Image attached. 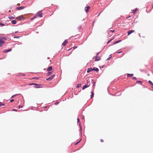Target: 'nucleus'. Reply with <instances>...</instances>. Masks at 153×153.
I'll list each match as a JSON object with an SVG mask.
<instances>
[{
    "mask_svg": "<svg viewBox=\"0 0 153 153\" xmlns=\"http://www.w3.org/2000/svg\"><path fill=\"white\" fill-rule=\"evenodd\" d=\"M36 17L37 16H39L41 17L42 16V10L38 12L35 15Z\"/></svg>",
    "mask_w": 153,
    "mask_h": 153,
    "instance_id": "obj_1",
    "label": "nucleus"
},
{
    "mask_svg": "<svg viewBox=\"0 0 153 153\" xmlns=\"http://www.w3.org/2000/svg\"><path fill=\"white\" fill-rule=\"evenodd\" d=\"M2 39H4V38L3 37V38L0 39V47L2 46L5 43L4 41L2 40Z\"/></svg>",
    "mask_w": 153,
    "mask_h": 153,
    "instance_id": "obj_2",
    "label": "nucleus"
},
{
    "mask_svg": "<svg viewBox=\"0 0 153 153\" xmlns=\"http://www.w3.org/2000/svg\"><path fill=\"white\" fill-rule=\"evenodd\" d=\"M55 75H53L51 76L48 78L46 79V80L47 81H50L52 80L54 77Z\"/></svg>",
    "mask_w": 153,
    "mask_h": 153,
    "instance_id": "obj_3",
    "label": "nucleus"
},
{
    "mask_svg": "<svg viewBox=\"0 0 153 153\" xmlns=\"http://www.w3.org/2000/svg\"><path fill=\"white\" fill-rule=\"evenodd\" d=\"M16 18L19 20H22L24 18L23 16L22 15L17 17Z\"/></svg>",
    "mask_w": 153,
    "mask_h": 153,
    "instance_id": "obj_4",
    "label": "nucleus"
},
{
    "mask_svg": "<svg viewBox=\"0 0 153 153\" xmlns=\"http://www.w3.org/2000/svg\"><path fill=\"white\" fill-rule=\"evenodd\" d=\"M90 8L89 6H87L85 7V10L86 13H87L88 11V10Z\"/></svg>",
    "mask_w": 153,
    "mask_h": 153,
    "instance_id": "obj_5",
    "label": "nucleus"
},
{
    "mask_svg": "<svg viewBox=\"0 0 153 153\" xmlns=\"http://www.w3.org/2000/svg\"><path fill=\"white\" fill-rule=\"evenodd\" d=\"M135 32V30H129L128 32V35H129L130 34H131V33H134Z\"/></svg>",
    "mask_w": 153,
    "mask_h": 153,
    "instance_id": "obj_6",
    "label": "nucleus"
},
{
    "mask_svg": "<svg viewBox=\"0 0 153 153\" xmlns=\"http://www.w3.org/2000/svg\"><path fill=\"white\" fill-rule=\"evenodd\" d=\"M25 7L22 6V7H18L16 8V9L18 10H22L25 8Z\"/></svg>",
    "mask_w": 153,
    "mask_h": 153,
    "instance_id": "obj_7",
    "label": "nucleus"
},
{
    "mask_svg": "<svg viewBox=\"0 0 153 153\" xmlns=\"http://www.w3.org/2000/svg\"><path fill=\"white\" fill-rule=\"evenodd\" d=\"M88 83H87V85H84L82 87V90H84L85 88H86L87 87H88V86H89L90 85V84L88 85Z\"/></svg>",
    "mask_w": 153,
    "mask_h": 153,
    "instance_id": "obj_8",
    "label": "nucleus"
},
{
    "mask_svg": "<svg viewBox=\"0 0 153 153\" xmlns=\"http://www.w3.org/2000/svg\"><path fill=\"white\" fill-rule=\"evenodd\" d=\"M12 51V49L11 48H10V49H9L8 50H5V51H3V52L4 53H7L8 52H10V51Z\"/></svg>",
    "mask_w": 153,
    "mask_h": 153,
    "instance_id": "obj_9",
    "label": "nucleus"
},
{
    "mask_svg": "<svg viewBox=\"0 0 153 153\" xmlns=\"http://www.w3.org/2000/svg\"><path fill=\"white\" fill-rule=\"evenodd\" d=\"M68 43V41L66 40H65L64 42L62 43V45L63 46H65Z\"/></svg>",
    "mask_w": 153,
    "mask_h": 153,
    "instance_id": "obj_10",
    "label": "nucleus"
},
{
    "mask_svg": "<svg viewBox=\"0 0 153 153\" xmlns=\"http://www.w3.org/2000/svg\"><path fill=\"white\" fill-rule=\"evenodd\" d=\"M100 58L99 56H96L95 58V61H98L100 60Z\"/></svg>",
    "mask_w": 153,
    "mask_h": 153,
    "instance_id": "obj_11",
    "label": "nucleus"
},
{
    "mask_svg": "<svg viewBox=\"0 0 153 153\" xmlns=\"http://www.w3.org/2000/svg\"><path fill=\"white\" fill-rule=\"evenodd\" d=\"M52 69V67L51 66L49 67L47 69V70L48 71H50Z\"/></svg>",
    "mask_w": 153,
    "mask_h": 153,
    "instance_id": "obj_12",
    "label": "nucleus"
},
{
    "mask_svg": "<svg viewBox=\"0 0 153 153\" xmlns=\"http://www.w3.org/2000/svg\"><path fill=\"white\" fill-rule=\"evenodd\" d=\"M93 71L92 68H90L88 69V70L87 71V73H89L91 71Z\"/></svg>",
    "mask_w": 153,
    "mask_h": 153,
    "instance_id": "obj_13",
    "label": "nucleus"
},
{
    "mask_svg": "<svg viewBox=\"0 0 153 153\" xmlns=\"http://www.w3.org/2000/svg\"><path fill=\"white\" fill-rule=\"evenodd\" d=\"M92 70L93 71H99V69L98 68L95 67H94L93 68H92Z\"/></svg>",
    "mask_w": 153,
    "mask_h": 153,
    "instance_id": "obj_14",
    "label": "nucleus"
},
{
    "mask_svg": "<svg viewBox=\"0 0 153 153\" xmlns=\"http://www.w3.org/2000/svg\"><path fill=\"white\" fill-rule=\"evenodd\" d=\"M11 22L13 24H15L16 23V21L15 20H13L11 21Z\"/></svg>",
    "mask_w": 153,
    "mask_h": 153,
    "instance_id": "obj_15",
    "label": "nucleus"
},
{
    "mask_svg": "<svg viewBox=\"0 0 153 153\" xmlns=\"http://www.w3.org/2000/svg\"><path fill=\"white\" fill-rule=\"evenodd\" d=\"M127 75L128 77H131L133 75V74H127Z\"/></svg>",
    "mask_w": 153,
    "mask_h": 153,
    "instance_id": "obj_16",
    "label": "nucleus"
},
{
    "mask_svg": "<svg viewBox=\"0 0 153 153\" xmlns=\"http://www.w3.org/2000/svg\"><path fill=\"white\" fill-rule=\"evenodd\" d=\"M121 41V40H119L118 41H116L115 42H114V43H113V44L114 45V44H117V43H118L120 42Z\"/></svg>",
    "mask_w": 153,
    "mask_h": 153,
    "instance_id": "obj_17",
    "label": "nucleus"
},
{
    "mask_svg": "<svg viewBox=\"0 0 153 153\" xmlns=\"http://www.w3.org/2000/svg\"><path fill=\"white\" fill-rule=\"evenodd\" d=\"M52 73V72H48V73L47 74V75L49 76L50 75H51Z\"/></svg>",
    "mask_w": 153,
    "mask_h": 153,
    "instance_id": "obj_18",
    "label": "nucleus"
},
{
    "mask_svg": "<svg viewBox=\"0 0 153 153\" xmlns=\"http://www.w3.org/2000/svg\"><path fill=\"white\" fill-rule=\"evenodd\" d=\"M91 98H92L93 97L94 95V93L93 91H92L91 92Z\"/></svg>",
    "mask_w": 153,
    "mask_h": 153,
    "instance_id": "obj_19",
    "label": "nucleus"
},
{
    "mask_svg": "<svg viewBox=\"0 0 153 153\" xmlns=\"http://www.w3.org/2000/svg\"><path fill=\"white\" fill-rule=\"evenodd\" d=\"M10 19H14L15 18V17L12 16H10L8 17Z\"/></svg>",
    "mask_w": 153,
    "mask_h": 153,
    "instance_id": "obj_20",
    "label": "nucleus"
},
{
    "mask_svg": "<svg viewBox=\"0 0 153 153\" xmlns=\"http://www.w3.org/2000/svg\"><path fill=\"white\" fill-rule=\"evenodd\" d=\"M81 86V84H78L77 85L76 87L77 88H79Z\"/></svg>",
    "mask_w": 153,
    "mask_h": 153,
    "instance_id": "obj_21",
    "label": "nucleus"
},
{
    "mask_svg": "<svg viewBox=\"0 0 153 153\" xmlns=\"http://www.w3.org/2000/svg\"><path fill=\"white\" fill-rule=\"evenodd\" d=\"M137 10V8H136L133 11V13L134 14L136 12Z\"/></svg>",
    "mask_w": 153,
    "mask_h": 153,
    "instance_id": "obj_22",
    "label": "nucleus"
},
{
    "mask_svg": "<svg viewBox=\"0 0 153 153\" xmlns=\"http://www.w3.org/2000/svg\"><path fill=\"white\" fill-rule=\"evenodd\" d=\"M149 83H150V84L152 85L153 86V83L150 80H149Z\"/></svg>",
    "mask_w": 153,
    "mask_h": 153,
    "instance_id": "obj_23",
    "label": "nucleus"
},
{
    "mask_svg": "<svg viewBox=\"0 0 153 153\" xmlns=\"http://www.w3.org/2000/svg\"><path fill=\"white\" fill-rule=\"evenodd\" d=\"M4 104L2 103L1 102H0V106L4 105Z\"/></svg>",
    "mask_w": 153,
    "mask_h": 153,
    "instance_id": "obj_24",
    "label": "nucleus"
},
{
    "mask_svg": "<svg viewBox=\"0 0 153 153\" xmlns=\"http://www.w3.org/2000/svg\"><path fill=\"white\" fill-rule=\"evenodd\" d=\"M36 16H34L31 19V20H33L34 19H35L36 18Z\"/></svg>",
    "mask_w": 153,
    "mask_h": 153,
    "instance_id": "obj_25",
    "label": "nucleus"
},
{
    "mask_svg": "<svg viewBox=\"0 0 153 153\" xmlns=\"http://www.w3.org/2000/svg\"><path fill=\"white\" fill-rule=\"evenodd\" d=\"M37 85V84H36L34 83H32L30 84V85Z\"/></svg>",
    "mask_w": 153,
    "mask_h": 153,
    "instance_id": "obj_26",
    "label": "nucleus"
},
{
    "mask_svg": "<svg viewBox=\"0 0 153 153\" xmlns=\"http://www.w3.org/2000/svg\"><path fill=\"white\" fill-rule=\"evenodd\" d=\"M113 39H111V40H109V41L108 42H107V44H108L109 43H110V42H111V41Z\"/></svg>",
    "mask_w": 153,
    "mask_h": 153,
    "instance_id": "obj_27",
    "label": "nucleus"
},
{
    "mask_svg": "<svg viewBox=\"0 0 153 153\" xmlns=\"http://www.w3.org/2000/svg\"><path fill=\"white\" fill-rule=\"evenodd\" d=\"M17 95V94H15V95H13L12 97H11V98H13V97H14L15 96H16Z\"/></svg>",
    "mask_w": 153,
    "mask_h": 153,
    "instance_id": "obj_28",
    "label": "nucleus"
},
{
    "mask_svg": "<svg viewBox=\"0 0 153 153\" xmlns=\"http://www.w3.org/2000/svg\"><path fill=\"white\" fill-rule=\"evenodd\" d=\"M81 140H79L78 142H77V143H76L75 144V145H77L78 143H79L80 141Z\"/></svg>",
    "mask_w": 153,
    "mask_h": 153,
    "instance_id": "obj_29",
    "label": "nucleus"
},
{
    "mask_svg": "<svg viewBox=\"0 0 153 153\" xmlns=\"http://www.w3.org/2000/svg\"><path fill=\"white\" fill-rule=\"evenodd\" d=\"M0 25L2 26H4V24H3L2 23H0Z\"/></svg>",
    "mask_w": 153,
    "mask_h": 153,
    "instance_id": "obj_30",
    "label": "nucleus"
},
{
    "mask_svg": "<svg viewBox=\"0 0 153 153\" xmlns=\"http://www.w3.org/2000/svg\"><path fill=\"white\" fill-rule=\"evenodd\" d=\"M14 101V100L13 99H12L10 100V102H13Z\"/></svg>",
    "mask_w": 153,
    "mask_h": 153,
    "instance_id": "obj_31",
    "label": "nucleus"
},
{
    "mask_svg": "<svg viewBox=\"0 0 153 153\" xmlns=\"http://www.w3.org/2000/svg\"><path fill=\"white\" fill-rule=\"evenodd\" d=\"M137 83H142V82H141V81H137Z\"/></svg>",
    "mask_w": 153,
    "mask_h": 153,
    "instance_id": "obj_32",
    "label": "nucleus"
},
{
    "mask_svg": "<svg viewBox=\"0 0 153 153\" xmlns=\"http://www.w3.org/2000/svg\"><path fill=\"white\" fill-rule=\"evenodd\" d=\"M39 78L38 77L35 78V77H33L32 78L33 79H38Z\"/></svg>",
    "mask_w": 153,
    "mask_h": 153,
    "instance_id": "obj_33",
    "label": "nucleus"
},
{
    "mask_svg": "<svg viewBox=\"0 0 153 153\" xmlns=\"http://www.w3.org/2000/svg\"><path fill=\"white\" fill-rule=\"evenodd\" d=\"M132 78H133V79H137V78L136 77H133Z\"/></svg>",
    "mask_w": 153,
    "mask_h": 153,
    "instance_id": "obj_34",
    "label": "nucleus"
},
{
    "mask_svg": "<svg viewBox=\"0 0 153 153\" xmlns=\"http://www.w3.org/2000/svg\"><path fill=\"white\" fill-rule=\"evenodd\" d=\"M23 106H19V108H22Z\"/></svg>",
    "mask_w": 153,
    "mask_h": 153,
    "instance_id": "obj_35",
    "label": "nucleus"
},
{
    "mask_svg": "<svg viewBox=\"0 0 153 153\" xmlns=\"http://www.w3.org/2000/svg\"><path fill=\"white\" fill-rule=\"evenodd\" d=\"M100 141L101 142H103V140L102 139H101Z\"/></svg>",
    "mask_w": 153,
    "mask_h": 153,
    "instance_id": "obj_36",
    "label": "nucleus"
},
{
    "mask_svg": "<svg viewBox=\"0 0 153 153\" xmlns=\"http://www.w3.org/2000/svg\"><path fill=\"white\" fill-rule=\"evenodd\" d=\"M77 48V46H76V47H73V48L74 49H75L76 48Z\"/></svg>",
    "mask_w": 153,
    "mask_h": 153,
    "instance_id": "obj_37",
    "label": "nucleus"
},
{
    "mask_svg": "<svg viewBox=\"0 0 153 153\" xmlns=\"http://www.w3.org/2000/svg\"><path fill=\"white\" fill-rule=\"evenodd\" d=\"M77 121L78 122L79 121V119L77 118Z\"/></svg>",
    "mask_w": 153,
    "mask_h": 153,
    "instance_id": "obj_38",
    "label": "nucleus"
},
{
    "mask_svg": "<svg viewBox=\"0 0 153 153\" xmlns=\"http://www.w3.org/2000/svg\"><path fill=\"white\" fill-rule=\"evenodd\" d=\"M121 52H122V51H121V52H117V53H121Z\"/></svg>",
    "mask_w": 153,
    "mask_h": 153,
    "instance_id": "obj_39",
    "label": "nucleus"
},
{
    "mask_svg": "<svg viewBox=\"0 0 153 153\" xmlns=\"http://www.w3.org/2000/svg\"><path fill=\"white\" fill-rule=\"evenodd\" d=\"M13 111H17L16 110H15V109H13Z\"/></svg>",
    "mask_w": 153,
    "mask_h": 153,
    "instance_id": "obj_40",
    "label": "nucleus"
},
{
    "mask_svg": "<svg viewBox=\"0 0 153 153\" xmlns=\"http://www.w3.org/2000/svg\"><path fill=\"white\" fill-rule=\"evenodd\" d=\"M17 5H18V6H19V5H20V4H19H19H17Z\"/></svg>",
    "mask_w": 153,
    "mask_h": 153,
    "instance_id": "obj_41",
    "label": "nucleus"
},
{
    "mask_svg": "<svg viewBox=\"0 0 153 153\" xmlns=\"http://www.w3.org/2000/svg\"><path fill=\"white\" fill-rule=\"evenodd\" d=\"M111 31L113 32L114 31V30H111Z\"/></svg>",
    "mask_w": 153,
    "mask_h": 153,
    "instance_id": "obj_42",
    "label": "nucleus"
},
{
    "mask_svg": "<svg viewBox=\"0 0 153 153\" xmlns=\"http://www.w3.org/2000/svg\"><path fill=\"white\" fill-rule=\"evenodd\" d=\"M9 12H11V10H9L8 11Z\"/></svg>",
    "mask_w": 153,
    "mask_h": 153,
    "instance_id": "obj_43",
    "label": "nucleus"
},
{
    "mask_svg": "<svg viewBox=\"0 0 153 153\" xmlns=\"http://www.w3.org/2000/svg\"><path fill=\"white\" fill-rule=\"evenodd\" d=\"M16 38H19V37H16Z\"/></svg>",
    "mask_w": 153,
    "mask_h": 153,
    "instance_id": "obj_44",
    "label": "nucleus"
},
{
    "mask_svg": "<svg viewBox=\"0 0 153 153\" xmlns=\"http://www.w3.org/2000/svg\"><path fill=\"white\" fill-rule=\"evenodd\" d=\"M17 31H16V32H15V33H17Z\"/></svg>",
    "mask_w": 153,
    "mask_h": 153,
    "instance_id": "obj_45",
    "label": "nucleus"
},
{
    "mask_svg": "<svg viewBox=\"0 0 153 153\" xmlns=\"http://www.w3.org/2000/svg\"><path fill=\"white\" fill-rule=\"evenodd\" d=\"M152 7H153V5H152Z\"/></svg>",
    "mask_w": 153,
    "mask_h": 153,
    "instance_id": "obj_46",
    "label": "nucleus"
}]
</instances>
